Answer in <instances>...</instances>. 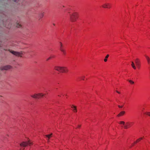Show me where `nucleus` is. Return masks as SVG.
Returning a JSON list of instances; mask_svg holds the SVG:
<instances>
[{"label": "nucleus", "instance_id": "3", "mask_svg": "<svg viewBox=\"0 0 150 150\" xmlns=\"http://www.w3.org/2000/svg\"><path fill=\"white\" fill-rule=\"evenodd\" d=\"M54 69L60 72H63L65 71L64 67L58 66L55 67Z\"/></svg>", "mask_w": 150, "mask_h": 150}, {"label": "nucleus", "instance_id": "26", "mask_svg": "<svg viewBox=\"0 0 150 150\" xmlns=\"http://www.w3.org/2000/svg\"><path fill=\"white\" fill-rule=\"evenodd\" d=\"M81 126V125H78V126H77V128H79Z\"/></svg>", "mask_w": 150, "mask_h": 150}, {"label": "nucleus", "instance_id": "31", "mask_svg": "<svg viewBox=\"0 0 150 150\" xmlns=\"http://www.w3.org/2000/svg\"><path fill=\"white\" fill-rule=\"evenodd\" d=\"M53 25H55V24H54V23H53Z\"/></svg>", "mask_w": 150, "mask_h": 150}, {"label": "nucleus", "instance_id": "12", "mask_svg": "<svg viewBox=\"0 0 150 150\" xmlns=\"http://www.w3.org/2000/svg\"><path fill=\"white\" fill-rule=\"evenodd\" d=\"M125 113V112L124 111H121L119 114L117 115V116H120L123 115Z\"/></svg>", "mask_w": 150, "mask_h": 150}, {"label": "nucleus", "instance_id": "30", "mask_svg": "<svg viewBox=\"0 0 150 150\" xmlns=\"http://www.w3.org/2000/svg\"><path fill=\"white\" fill-rule=\"evenodd\" d=\"M16 0H13V1L15 2H16Z\"/></svg>", "mask_w": 150, "mask_h": 150}, {"label": "nucleus", "instance_id": "23", "mask_svg": "<svg viewBox=\"0 0 150 150\" xmlns=\"http://www.w3.org/2000/svg\"><path fill=\"white\" fill-rule=\"evenodd\" d=\"M51 58V57H49L47 59V61H48V60H50V59Z\"/></svg>", "mask_w": 150, "mask_h": 150}, {"label": "nucleus", "instance_id": "20", "mask_svg": "<svg viewBox=\"0 0 150 150\" xmlns=\"http://www.w3.org/2000/svg\"><path fill=\"white\" fill-rule=\"evenodd\" d=\"M119 123L120 124H122L124 125H125V122L124 121H120V122Z\"/></svg>", "mask_w": 150, "mask_h": 150}, {"label": "nucleus", "instance_id": "22", "mask_svg": "<svg viewBox=\"0 0 150 150\" xmlns=\"http://www.w3.org/2000/svg\"><path fill=\"white\" fill-rule=\"evenodd\" d=\"M129 82H130L131 84H133L134 83V82H133V81H132V80H129Z\"/></svg>", "mask_w": 150, "mask_h": 150}, {"label": "nucleus", "instance_id": "2", "mask_svg": "<svg viewBox=\"0 0 150 150\" xmlns=\"http://www.w3.org/2000/svg\"><path fill=\"white\" fill-rule=\"evenodd\" d=\"M45 94L42 93H39L38 94H35L31 96V97L35 98H39L43 96Z\"/></svg>", "mask_w": 150, "mask_h": 150}, {"label": "nucleus", "instance_id": "19", "mask_svg": "<svg viewBox=\"0 0 150 150\" xmlns=\"http://www.w3.org/2000/svg\"><path fill=\"white\" fill-rule=\"evenodd\" d=\"M144 114L150 116V112H146Z\"/></svg>", "mask_w": 150, "mask_h": 150}, {"label": "nucleus", "instance_id": "29", "mask_svg": "<svg viewBox=\"0 0 150 150\" xmlns=\"http://www.w3.org/2000/svg\"><path fill=\"white\" fill-rule=\"evenodd\" d=\"M51 58H53V57H54V56H52V55H51Z\"/></svg>", "mask_w": 150, "mask_h": 150}, {"label": "nucleus", "instance_id": "10", "mask_svg": "<svg viewBox=\"0 0 150 150\" xmlns=\"http://www.w3.org/2000/svg\"><path fill=\"white\" fill-rule=\"evenodd\" d=\"M135 62L137 66H139V64H140V61L138 59H136Z\"/></svg>", "mask_w": 150, "mask_h": 150}, {"label": "nucleus", "instance_id": "13", "mask_svg": "<svg viewBox=\"0 0 150 150\" xmlns=\"http://www.w3.org/2000/svg\"><path fill=\"white\" fill-rule=\"evenodd\" d=\"M145 57L146 58V59L147 60V62L148 64H149L150 63V59L149 57H148V56L146 55H145Z\"/></svg>", "mask_w": 150, "mask_h": 150}, {"label": "nucleus", "instance_id": "14", "mask_svg": "<svg viewBox=\"0 0 150 150\" xmlns=\"http://www.w3.org/2000/svg\"><path fill=\"white\" fill-rule=\"evenodd\" d=\"M52 135V134L51 133L50 134L45 135V136L48 138V141L49 142L50 138L51 137V136Z\"/></svg>", "mask_w": 150, "mask_h": 150}, {"label": "nucleus", "instance_id": "5", "mask_svg": "<svg viewBox=\"0 0 150 150\" xmlns=\"http://www.w3.org/2000/svg\"><path fill=\"white\" fill-rule=\"evenodd\" d=\"M31 144H32V143L29 140L27 142H23L20 144V145L21 146L25 147L27 145H30Z\"/></svg>", "mask_w": 150, "mask_h": 150}, {"label": "nucleus", "instance_id": "4", "mask_svg": "<svg viewBox=\"0 0 150 150\" xmlns=\"http://www.w3.org/2000/svg\"><path fill=\"white\" fill-rule=\"evenodd\" d=\"M8 51L11 52V53L17 56H21V53L20 52H15L14 51H13L12 50H9Z\"/></svg>", "mask_w": 150, "mask_h": 150}, {"label": "nucleus", "instance_id": "18", "mask_svg": "<svg viewBox=\"0 0 150 150\" xmlns=\"http://www.w3.org/2000/svg\"><path fill=\"white\" fill-rule=\"evenodd\" d=\"M109 56V55L108 54H107L106 56L105 57V59H104V61L105 62H106L107 61V59L108 57Z\"/></svg>", "mask_w": 150, "mask_h": 150}, {"label": "nucleus", "instance_id": "17", "mask_svg": "<svg viewBox=\"0 0 150 150\" xmlns=\"http://www.w3.org/2000/svg\"><path fill=\"white\" fill-rule=\"evenodd\" d=\"M131 65H132V68L134 69H136V67L135 66L134 63L133 62H132Z\"/></svg>", "mask_w": 150, "mask_h": 150}, {"label": "nucleus", "instance_id": "8", "mask_svg": "<svg viewBox=\"0 0 150 150\" xmlns=\"http://www.w3.org/2000/svg\"><path fill=\"white\" fill-rule=\"evenodd\" d=\"M11 68V66L10 65H6L2 67L1 70H8Z\"/></svg>", "mask_w": 150, "mask_h": 150}, {"label": "nucleus", "instance_id": "21", "mask_svg": "<svg viewBox=\"0 0 150 150\" xmlns=\"http://www.w3.org/2000/svg\"><path fill=\"white\" fill-rule=\"evenodd\" d=\"M21 25L18 23L16 25V27L18 28H20L21 27Z\"/></svg>", "mask_w": 150, "mask_h": 150}, {"label": "nucleus", "instance_id": "9", "mask_svg": "<svg viewBox=\"0 0 150 150\" xmlns=\"http://www.w3.org/2000/svg\"><path fill=\"white\" fill-rule=\"evenodd\" d=\"M131 123L127 122L126 123V124L124 126V128L125 129H127L131 127Z\"/></svg>", "mask_w": 150, "mask_h": 150}, {"label": "nucleus", "instance_id": "11", "mask_svg": "<svg viewBox=\"0 0 150 150\" xmlns=\"http://www.w3.org/2000/svg\"><path fill=\"white\" fill-rule=\"evenodd\" d=\"M71 108H73V111L74 112H76L77 111L76 107L74 105H72Z\"/></svg>", "mask_w": 150, "mask_h": 150}, {"label": "nucleus", "instance_id": "24", "mask_svg": "<svg viewBox=\"0 0 150 150\" xmlns=\"http://www.w3.org/2000/svg\"><path fill=\"white\" fill-rule=\"evenodd\" d=\"M84 78H85V76H83L82 77L81 79L83 80H84Z\"/></svg>", "mask_w": 150, "mask_h": 150}, {"label": "nucleus", "instance_id": "27", "mask_svg": "<svg viewBox=\"0 0 150 150\" xmlns=\"http://www.w3.org/2000/svg\"><path fill=\"white\" fill-rule=\"evenodd\" d=\"M137 66L138 67V68H139V67H140V64H139V66Z\"/></svg>", "mask_w": 150, "mask_h": 150}, {"label": "nucleus", "instance_id": "6", "mask_svg": "<svg viewBox=\"0 0 150 150\" xmlns=\"http://www.w3.org/2000/svg\"><path fill=\"white\" fill-rule=\"evenodd\" d=\"M102 6L104 8H111L110 4L108 3H104Z\"/></svg>", "mask_w": 150, "mask_h": 150}, {"label": "nucleus", "instance_id": "7", "mask_svg": "<svg viewBox=\"0 0 150 150\" xmlns=\"http://www.w3.org/2000/svg\"><path fill=\"white\" fill-rule=\"evenodd\" d=\"M60 50L64 54H65V49L64 47L63 44L61 42H60Z\"/></svg>", "mask_w": 150, "mask_h": 150}, {"label": "nucleus", "instance_id": "15", "mask_svg": "<svg viewBox=\"0 0 150 150\" xmlns=\"http://www.w3.org/2000/svg\"><path fill=\"white\" fill-rule=\"evenodd\" d=\"M143 139L141 137L138 139H137L136 141L134 142V144H136L137 143L139 142L141 140H142Z\"/></svg>", "mask_w": 150, "mask_h": 150}, {"label": "nucleus", "instance_id": "25", "mask_svg": "<svg viewBox=\"0 0 150 150\" xmlns=\"http://www.w3.org/2000/svg\"><path fill=\"white\" fill-rule=\"evenodd\" d=\"M123 106H120V105H118V107H119V108H122Z\"/></svg>", "mask_w": 150, "mask_h": 150}, {"label": "nucleus", "instance_id": "16", "mask_svg": "<svg viewBox=\"0 0 150 150\" xmlns=\"http://www.w3.org/2000/svg\"><path fill=\"white\" fill-rule=\"evenodd\" d=\"M44 15V13H42L40 14L39 15V17L40 18H43Z\"/></svg>", "mask_w": 150, "mask_h": 150}, {"label": "nucleus", "instance_id": "1", "mask_svg": "<svg viewBox=\"0 0 150 150\" xmlns=\"http://www.w3.org/2000/svg\"><path fill=\"white\" fill-rule=\"evenodd\" d=\"M68 16L70 21L72 22H74L76 21L78 18L79 14L76 12H74L71 13L69 11H68Z\"/></svg>", "mask_w": 150, "mask_h": 150}, {"label": "nucleus", "instance_id": "28", "mask_svg": "<svg viewBox=\"0 0 150 150\" xmlns=\"http://www.w3.org/2000/svg\"><path fill=\"white\" fill-rule=\"evenodd\" d=\"M116 92L117 93H119V94H120V92H119V91H116Z\"/></svg>", "mask_w": 150, "mask_h": 150}]
</instances>
